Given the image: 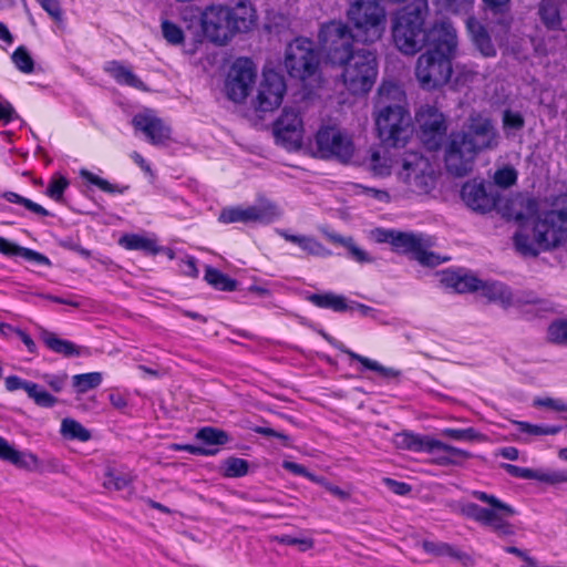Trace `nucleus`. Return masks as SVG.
<instances>
[{"mask_svg": "<svg viewBox=\"0 0 567 567\" xmlns=\"http://www.w3.org/2000/svg\"><path fill=\"white\" fill-rule=\"evenodd\" d=\"M499 144L498 131L487 115L472 112L462 127L452 131L444 143V163L446 171L456 177L472 172L477 156L495 150Z\"/></svg>", "mask_w": 567, "mask_h": 567, "instance_id": "nucleus-1", "label": "nucleus"}, {"mask_svg": "<svg viewBox=\"0 0 567 567\" xmlns=\"http://www.w3.org/2000/svg\"><path fill=\"white\" fill-rule=\"evenodd\" d=\"M529 224L530 227L523 226L513 237L516 250L523 256L536 257L567 240V208L538 213Z\"/></svg>", "mask_w": 567, "mask_h": 567, "instance_id": "nucleus-2", "label": "nucleus"}, {"mask_svg": "<svg viewBox=\"0 0 567 567\" xmlns=\"http://www.w3.org/2000/svg\"><path fill=\"white\" fill-rule=\"evenodd\" d=\"M375 127L378 136L386 146L404 144L410 135L411 117L402 106L404 93L393 82H383L378 91Z\"/></svg>", "mask_w": 567, "mask_h": 567, "instance_id": "nucleus-3", "label": "nucleus"}, {"mask_svg": "<svg viewBox=\"0 0 567 567\" xmlns=\"http://www.w3.org/2000/svg\"><path fill=\"white\" fill-rule=\"evenodd\" d=\"M429 16L427 0H413L392 17V38L395 47L412 55L425 47V20Z\"/></svg>", "mask_w": 567, "mask_h": 567, "instance_id": "nucleus-4", "label": "nucleus"}, {"mask_svg": "<svg viewBox=\"0 0 567 567\" xmlns=\"http://www.w3.org/2000/svg\"><path fill=\"white\" fill-rule=\"evenodd\" d=\"M472 496L488 504L489 507H481L475 503H462L458 511L463 516L489 527L499 537L515 534L514 526L507 520L508 517L516 514L512 506L485 492L473 491Z\"/></svg>", "mask_w": 567, "mask_h": 567, "instance_id": "nucleus-5", "label": "nucleus"}, {"mask_svg": "<svg viewBox=\"0 0 567 567\" xmlns=\"http://www.w3.org/2000/svg\"><path fill=\"white\" fill-rule=\"evenodd\" d=\"M347 17L358 42L374 43L385 30V11L378 0H354L347 10Z\"/></svg>", "mask_w": 567, "mask_h": 567, "instance_id": "nucleus-6", "label": "nucleus"}, {"mask_svg": "<svg viewBox=\"0 0 567 567\" xmlns=\"http://www.w3.org/2000/svg\"><path fill=\"white\" fill-rule=\"evenodd\" d=\"M337 65L342 68L341 80L351 94H364L372 89L378 75L374 51L357 49L351 58Z\"/></svg>", "mask_w": 567, "mask_h": 567, "instance_id": "nucleus-7", "label": "nucleus"}, {"mask_svg": "<svg viewBox=\"0 0 567 567\" xmlns=\"http://www.w3.org/2000/svg\"><path fill=\"white\" fill-rule=\"evenodd\" d=\"M318 40L326 60L332 65L344 63L357 51L353 49V41H357L355 33L341 21L322 24Z\"/></svg>", "mask_w": 567, "mask_h": 567, "instance_id": "nucleus-8", "label": "nucleus"}, {"mask_svg": "<svg viewBox=\"0 0 567 567\" xmlns=\"http://www.w3.org/2000/svg\"><path fill=\"white\" fill-rule=\"evenodd\" d=\"M456 55L425 51L416 60L415 78L423 90L444 86L453 73L452 61Z\"/></svg>", "mask_w": 567, "mask_h": 567, "instance_id": "nucleus-9", "label": "nucleus"}, {"mask_svg": "<svg viewBox=\"0 0 567 567\" xmlns=\"http://www.w3.org/2000/svg\"><path fill=\"white\" fill-rule=\"evenodd\" d=\"M380 234V241L390 243L398 252L411 254L414 259L424 266L434 267L449 259L427 251L430 240L422 235L395 230H384Z\"/></svg>", "mask_w": 567, "mask_h": 567, "instance_id": "nucleus-10", "label": "nucleus"}, {"mask_svg": "<svg viewBox=\"0 0 567 567\" xmlns=\"http://www.w3.org/2000/svg\"><path fill=\"white\" fill-rule=\"evenodd\" d=\"M318 65V53L311 40L297 38L287 45L285 68L291 78L305 80L316 73Z\"/></svg>", "mask_w": 567, "mask_h": 567, "instance_id": "nucleus-11", "label": "nucleus"}, {"mask_svg": "<svg viewBox=\"0 0 567 567\" xmlns=\"http://www.w3.org/2000/svg\"><path fill=\"white\" fill-rule=\"evenodd\" d=\"M316 145L321 157L341 163H348L354 153L351 137L336 126L321 127L316 134Z\"/></svg>", "mask_w": 567, "mask_h": 567, "instance_id": "nucleus-12", "label": "nucleus"}, {"mask_svg": "<svg viewBox=\"0 0 567 567\" xmlns=\"http://www.w3.org/2000/svg\"><path fill=\"white\" fill-rule=\"evenodd\" d=\"M400 178L414 193H427L433 187V169L429 161L417 153H409L402 159Z\"/></svg>", "mask_w": 567, "mask_h": 567, "instance_id": "nucleus-13", "label": "nucleus"}, {"mask_svg": "<svg viewBox=\"0 0 567 567\" xmlns=\"http://www.w3.org/2000/svg\"><path fill=\"white\" fill-rule=\"evenodd\" d=\"M420 126L419 137L429 151L439 150L446 136V118L442 112L434 106H423L416 113Z\"/></svg>", "mask_w": 567, "mask_h": 567, "instance_id": "nucleus-14", "label": "nucleus"}, {"mask_svg": "<svg viewBox=\"0 0 567 567\" xmlns=\"http://www.w3.org/2000/svg\"><path fill=\"white\" fill-rule=\"evenodd\" d=\"M229 14L227 6H209L202 13V29L210 42L224 45L236 34Z\"/></svg>", "mask_w": 567, "mask_h": 567, "instance_id": "nucleus-15", "label": "nucleus"}, {"mask_svg": "<svg viewBox=\"0 0 567 567\" xmlns=\"http://www.w3.org/2000/svg\"><path fill=\"white\" fill-rule=\"evenodd\" d=\"M256 78V69L251 60L244 58L237 59L231 65L225 90L229 100L239 103L249 94Z\"/></svg>", "mask_w": 567, "mask_h": 567, "instance_id": "nucleus-16", "label": "nucleus"}, {"mask_svg": "<svg viewBox=\"0 0 567 567\" xmlns=\"http://www.w3.org/2000/svg\"><path fill=\"white\" fill-rule=\"evenodd\" d=\"M286 93L284 76L269 70L262 74L258 87L257 109L260 112H271L280 106Z\"/></svg>", "mask_w": 567, "mask_h": 567, "instance_id": "nucleus-17", "label": "nucleus"}, {"mask_svg": "<svg viewBox=\"0 0 567 567\" xmlns=\"http://www.w3.org/2000/svg\"><path fill=\"white\" fill-rule=\"evenodd\" d=\"M425 34L426 51L456 55L457 35L451 22L445 20L436 21L430 29L425 30Z\"/></svg>", "mask_w": 567, "mask_h": 567, "instance_id": "nucleus-18", "label": "nucleus"}, {"mask_svg": "<svg viewBox=\"0 0 567 567\" xmlns=\"http://www.w3.org/2000/svg\"><path fill=\"white\" fill-rule=\"evenodd\" d=\"M132 125L136 131H141L152 145L164 146L171 141V127L163 120L151 113L134 115Z\"/></svg>", "mask_w": 567, "mask_h": 567, "instance_id": "nucleus-19", "label": "nucleus"}, {"mask_svg": "<svg viewBox=\"0 0 567 567\" xmlns=\"http://www.w3.org/2000/svg\"><path fill=\"white\" fill-rule=\"evenodd\" d=\"M275 135L284 144L297 147L302 142V121L298 112L284 109L274 126Z\"/></svg>", "mask_w": 567, "mask_h": 567, "instance_id": "nucleus-20", "label": "nucleus"}, {"mask_svg": "<svg viewBox=\"0 0 567 567\" xmlns=\"http://www.w3.org/2000/svg\"><path fill=\"white\" fill-rule=\"evenodd\" d=\"M461 197L465 205L474 212L484 214L491 212L495 206V197L487 193L482 182H466L461 189Z\"/></svg>", "mask_w": 567, "mask_h": 567, "instance_id": "nucleus-21", "label": "nucleus"}, {"mask_svg": "<svg viewBox=\"0 0 567 567\" xmlns=\"http://www.w3.org/2000/svg\"><path fill=\"white\" fill-rule=\"evenodd\" d=\"M429 454L433 455V462L440 466H458L472 456L471 453L465 450L443 443L435 439L432 442Z\"/></svg>", "mask_w": 567, "mask_h": 567, "instance_id": "nucleus-22", "label": "nucleus"}, {"mask_svg": "<svg viewBox=\"0 0 567 567\" xmlns=\"http://www.w3.org/2000/svg\"><path fill=\"white\" fill-rule=\"evenodd\" d=\"M227 7L236 33L249 31L256 21V11L250 0H235L234 6Z\"/></svg>", "mask_w": 567, "mask_h": 567, "instance_id": "nucleus-23", "label": "nucleus"}, {"mask_svg": "<svg viewBox=\"0 0 567 567\" xmlns=\"http://www.w3.org/2000/svg\"><path fill=\"white\" fill-rule=\"evenodd\" d=\"M41 340L48 349L52 352L61 354L65 358L87 355L89 350L85 347L78 346L69 340L61 339L55 333L50 331L41 332Z\"/></svg>", "mask_w": 567, "mask_h": 567, "instance_id": "nucleus-24", "label": "nucleus"}, {"mask_svg": "<svg viewBox=\"0 0 567 567\" xmlns=\"http://www.w3.org/2000/svg\"><path fill=\"white\" fill-rule=\"evenodd\" d=\"M465 23L471 39L481 54L485 58L495 56L496 48L486 29L474 17H468Z\"/></svg>", "mask_w": 567, "mask_h": 567, "instance_id": "nucleus-25", "label": "nucleus"}, {"mask_svg": "<svg viewBox=\"0 0 567 567\" xmlns=\"http://www.w3.org/2000/svg\"><path fill=\"white\" fill-rule=\"evenodd\" d=\"M339 349L349 355L351 360L358 361L361 363L362 368L360 369V372H362L364 369L371 370L377 372L383 380L390 381L400 378L401 371L396 370L394 368L384 367L381 363H379L375 360H372L370 358L363 357L361 354H358L353 352L350 349L344 348L343 346H340Z\"/></svg>", "mask_w": 567, "mask_h": 567, "instance_id": "nucleus-26", "label": "nucleus"}, {"mask_svg": "<svg viewBox=\"0 0 567 567\" xmlns=\"http://www.w3.org/2000/svg\"><path fill=\"white\" fill-rule=\"evenodd\" d=\"M250 223L268 225L279 219L282 210L272 202L261 200L256 205L248 206Z\"/></svg>", "mask_w": 567, "mask_h": 567, "instance_id": "nucleus-27", "label": "nucleus"}, {"mask_svg": "<svg viewBox=\"0 0 567 567\" xmlns=\"http://www.w3.org/2000/svg\"><path fill=\"white\" fill-rule=\"evenodd\" d=\"M104 71L109 73L118 84L145 90L143 81L118 61L106 62L104 65Z\"/></svg>", "mask_w": 567, "mask_h": 567, "instance_id": "nucleus-28", "label": "nucleus"}, {"mask_svg": "<svg viewBox=\"0 0 567 567\" xmlns=\"http://www.w3.org/2000/svg\"><path fill=\"white\" fill-rule=\"evenodd\" d=\"M433 437L429 435H419L409 432H402L395 435L394 444L398 449L408 450L411 452H426L429 453Z\"/></svg>", "mask_w": 567, "mask_h": 567, "instance_id": "nucleus-29", "label": "nucleus"}, {"mask_svg": "<svg viewBox=\"0 0 567 567\" xmlns=\"http://www.w3.org/2000/svg\"><path fill=\"white\" fill-rule=\"evenodd\" d=\"M421 546L425 553L435 557L449 556L455 560L462 561L464 565L472 561L467 554L454 548L447 543L423 540Z\"/></svg>", "mask_w": 567, "mask_h": 567, "instance_id": "nucleus-30", "label": "nucleus"}, {"mask_svg": "<svg viewBox=\"0 0 567 567\" xmlns=\"http://www.w3.org/2000/svg\"><path fill=\"white\" fill-rule=\"evenodd\" d=\"M364 167L375 176L390 174V159L386 152L380 147H371L363 159Z\"/></svg>", "mask_w": 567, "mask_h": 567, "instance_id": "nucleus-31", "label": "nucleus"}, {"mask_svg": "<svg viewBox=\"0 0 567 567\" xmlns=\"http://www.w3.org/2000/svg\"><path fill=\"white\" fill-rule=\"evenodd\" d=\"M278 234L287 241L298 245L308 255L322 257L330 255V251L312 237L303 235H291L286 230H278Z\"/></svg>", "mask_w": 567, "mask_h": 567, "instance_id": "nucleus-32", "label": "nucleus"}, {"mask_svg": "<svg viewBox=\"0 0 567 567\" xmlns=\"http://www.w3.org/2000/svg\"><path fill=\"white\" fill-rule=\"evenodd\" d=\"M538 16L548 30H559L561 18L556 0H542L538 4Z\"/></svg>", "mask_w": 567, "mask_h": 567, "instance_id": "nucleus-33", "label": "nucleus"}, {"mask_svg": "<svg viewBox=\"0 0 567 567\" xmlns=\"http://www.w3.org/2000/svg\"><path fill=\"white\" fill-rule=\"evenodd\" d=\"M308 300L319 308L331 309L336 312L348 311L347 299L333 292L312 293L308 297Z\"/></svg>", "mask_w": 567, "mask_h": 567, "instance_id": "nucleus-34", "label": "nucleus"}, {"mask_svg": "<svg viewBox=\"0 0 567 567\" xmlns=\"http://www.w3.org/2000/svg\"><path fill=\"white\" fill-rule=\"evenodd\" d=\"M326 237L333 244H338L343 246L348 249L349 256L360 262H371L372 258L365 252L363 249H361L353 240L352 237H342L334 233H324Z\"/></svg>", "mask_w": 567, "mask_h": 567, "instance_id": "nucleus-35", "label": "nucleus"}, {"mask_svg": "<svg viewBox=\"0 0 567 567\" xmlns=\"http://www.w3.org/2000/svg\"><path fill=\"white\" fill-rule=\"evenodd\" d=\"M480 291L491 301H498L502 305H509L512 302L511 290L499 281H482Z\"/></svg>", "mask_w": 567, "mask_h": 567, "instance_id": "nucleus-36", "label": "nucleus"}, {"mask_svg": "<svg viewBox=\"0 0 567 567\" xmlns=\"http://www.w3.org/2000/svg\"><path fill=\"white\" fill-rule=\"evenodd\" d=\"M120 245L128 250H141L155 255L158 251L156 241L136 234H127L120 238Z\"/></svg>", "mask_w": 567, "mask_h": 567, "instance_id": "nucleus-37", "label": "nucleus"}, {"mask_svg": "<svg viewBox=\"0 0 567 567\" xmlns=\"http://www.w3.org/2000/svg\"><path fill=\"white\" fill-rule=\"evenodd\" d=\"M80 176L85 179L87 183L96 186L102 192L107 194H124L130 189L128 185H118V184H112L109 181L93 174L92 172L87 169H81Z\"/></svg>", "mask_w": 567, "mask_h": 567, "instance_id": "nucleus-38", "label": "nucleus"}, {"mask_svg": "<svg viewBox=\"0 0 567 567\" xmlns=\"http://www.w3.org/2000/svg\"><path fill=\"white\" fill-rule=\"evenodd\" d=\"M204 278L216 290L234 291L237 287L235 279L212 267L206 268Z\"/></svg>", "mask_w": 567, "mask_h": 567, "instance_id": "nucleus-39", "label": "nucleus"}, {"mask_svg": "<svg viewBox=\"0 0 567 567\" xmlns=\"http://www.w3.org/2000/svg\"><path fill=\"white\" fill-rule=\"evenodd\" d=\"M1 196L7 202L19 205L23 207L25 210L30 212L31 214L41 217L50 216V213L44 207L14 192H4Z\"/></svg>", "mask_w": 567, "mask_h": 567, "instance_id": "nucleus-40", "label": "nucleus"}, {"mask_svg": "<svg viewBox=\"0 0 567 567\" xmlns=\"http://www.w3.org/2000/svg\"><path fill=\"white\" fill-rule=\"evenodd\" d=\"M61 434L70 440L86 442L91 439V433L78 421L64 419L61 423Z\"/></svg>", "mask_w": 567, "mask_h": 567, "instance_id": "nucleus-41", "label": "nucleus"}, {"mask_svg": "<svg viewBox=\"0 0 567 567\" xmlns=\"http://www.w3.org/2000/svg\"><path fill=\"white\" fill-rule=\"evenodd\" d=\"M132 482V475L115 468H110L104 475L103 486L107 489L121 491Z\"/></svg>", "mask_w": 567, "mask_h": 567, "instance_id": "nucleus-42", "label": "nucleus"}, {"mask_svg": "<svg viewBox=\"0 0 567 567\" xmlns=\"http://www.w3.org/2000/svg\"><path fill=\"white\" fill-rule=\"evenodd\" d=\"M72 383L79 393H85L102 383V374L100 372L76 374L72 378Z\"/></svg>", "mask_w": 567, "mask_h": 567, "instance_id": "nucleus-43", "label": "nucleus"}, {"mask_svg": "<svg viewBox=\"0 0 567 567\" xmlns=\"http://www.w3.org/2000/svg\"><path fill=\"white\" fill-rule=\"evenodd\" d=\"M196 439L208 445H224L229 440L225 431L212 426L200 429L196 434Z\"/></svg>", "mask_w": 567, "mask_h": 567, "instance_id": "nucleus-44", "label": "nucleus"}, {"mask_svg": "<svg viewBox=\"0 0 567 567\" xmlns=\"http://www.w3.org/2000/svg\"><path fill=\"white\" fill-rule=\"evenodd\" d=\"M449 284H451L457 292H467L480 290L482 280L472 275L451 276Z\"/></svg>", "mask_w": 567, "mask_h": 567, "instance_id": "nucleus-45", "label": "nucleus"}, {"mask_svg": "<svg viewBox=\"0 0 567 567\" xmlns=\"http://www.w3.org/2000/svg\"><path fill=\"white\" fill-rule=\"evenodd\" d=\"M9 462L17 467L24 468L28 471H37L39 470V458L30 453V452H20L14 450V452L11 454V457Z\"/></svg>", "mask_w": 567, "mask_h": 567, "instance_id": "nucleus-46", "label": "nucleus"}, {"mask_svg": "<svg viewBox=\"0 0 567 567\" xmlns=\"http://www.w3.org/2000/svg\"><path fill=\"white\" fill-rule=\"evenodd\" d=\"M219 221L224 224L231 223H250L248 207H228L224 208L218 217Z\"/></svg>", "mask_w": 567, "mask_h": 567, "instance_id": "nucleus-47", "label": "nucleus"}, {"mask_svg": "<svg viewBox=\"0 0 567 567\" xmlns=\"http://www.w3.org/2000/svg\"><path fill=\"white\" fill-rule=\"evenodd\" d=\"M272 540L281 545L297 546L300 551H307L311 549L315 545V540L310 537H295L287 534L276 535L272 537Z\"/></svg>", "mask_w": 567, "mask_h": 567, "instance_id": "nucleus-48", "label": "nucleus"}, {"mask_svg": "<svg viewBox=\"0 0 567 567\" xmlns=\"http://www.w3.org/2000/svg\"><path fill=\"white\" fill-rule=\"evenodd\" d=\"M224 476L241 477L248 472V462L239 457H228L223 465Z\"/></svg>", "mask_w": 567, "mask_h": 567, "instance_id": "nucleus-49", "label": "nucleus"}, {"mask_svg": "<svg viewBox=\"0 0 567 567\" xmlns=\"http://www.w3.org/2000/svg\"><path fill=\"white\" fill-rule=\"evenodd\" d=\"M486 8L494 14H501L498 23L507 27L511 23L509 2L511 0H483Z\"/></svg>", "mask_w": 567, "mask_h": 567, "instance_id": "nucleus-50", "label": "nucleus"}, {"mask_svg": "<svg viewBox=\"0 0 567 567\" xmlns=\"http://www.w3.org/2000/svg\"><path fill=\"white\" fill-rule=\"evenodd\" d=\"M68 186L69 181L64 176L61 174H54L48 184L45 194L55 202H60Z\"/></svg>", "mask_w": 567, "mask_h": 567, "instance_id": "nucleus-51", "label": "nucleus"}, {"mask_svg": "<svg viewBox=\"0 0 567 567\" xmlns=\"http://www.w3.org/2000/svg\"><path fill=\"white\" fill-rule=\"evenodd\" d=\"M548 339L561 346H567V320L558 319L548 327Z\"/></svg>", "mask_w": 567, "mask_h": 567, "instance_id": "nucleus-52", "label": "nucleus"}, {"mask_svg": "<svg viewBox=\"0 0 567 567\" xmlns=\"http://www.w3.org/2000/svg\"><path fill=\"white\" fill-rule=\"evenodd\" d=\"M11 59L17 69L23 73H31L34 69V62L24 47L17 48Z\"/></svg>", "mask_w": 567, "mask_h": 567, "instance_id": "nucleus-53", "label": "nucleus"}, {"mask_svg": "<svg viewBox=\"0 0 567 567\" xmlns=\"http://www.w3.org/2000/svg\"><path fill=\"white\" fill-rule=\"evenodd\" d=\"M535 480L550 485L567 483V470H537Z\"/></svg>", "mask_w": 567, "mask_h": 567, "instance_id": "nucleus-54", "label": "nucleus"}, {"mask_svg": "<svg viewBox=\"0 0 567 567\" xmlns=\"http://www.w3.org/2000/svg\"><path fill=\"white\" fill-rule=\"evenodd\" d=\"M162 33L165 40L171 44L177 45L182 44L184 41L182 29L171 21L165 20L162 22Z\"/></svg>", "mask_w": 567, "mask_h": 567, "instance_id": "nucleus-55", "label": "nucleus"}, {"mask_svg": "<svg viewBox=\"0 0 567 567\" xmlns=\"http://www.w3.org/2000/svg\"><path fill=\"white\" fill-rule=\"evenodd\" d=\"M28 396L32 399L37 405L42 408H52L58 401L55 396L40 389L37 383H34V388L29 391Z\"/></svg>", "mask_w": 567, "mask_h": 567, "instance_id": "nucleus-56", "label": "nucleus"}, {"mask_svg": "<svg viewBox=\"0 0 567 567\" xmlns=\"http://www.w3.org/2000/svg\"><path fill=\"white\" fill-rule=\"evenodd\" d=\"M525 121L520 113L505 110L503 113V127L506 134L509 131H519L524 127Z\"/></svg>", "mask_w": 567, "mask_h": 567, "instance_id": "nucleus-57", "label": "nucleus"}, {"mask_svg": "<svg viewBox=\"0 0 567 567\" xmlns=\"http://www.w3.org/2000/svg\"><path fill=\"white\" fill-rule=\"evenodd\" d=\"M441 435L450 437L455 441H472L476 437V432L473 427L467 429H443Z\"/></svg>", "mask_w": 567, "mask_h": 567, "instance_id": "nucleus-58", "label": "nucleus"}, {"mask_svg": "<svg viewBox=\"0 0 567 567\" xmlns=\"http://www.w3.org/2000/svg\"><path fill=\"white\" fill-rule=\"evenodd\" d=\"M517 179V175L514 168L512 167H504L501 169H497L494 175V182L496 185L502 187H509L512 186Z\"/></svg>", "mask_w": 567, "mask_h": 567, "instance_id": "nucleus-59", "label": "nucleus"}, {"mask_svg": "<svg viewBox=\"0 0 567 567\" xmlns=\"http://www.w3.org/2000/svg\"><path fill=\"white\" fill-rule=\"evenodd\" d=\"M501 467L511 476L523 480H535L536 471L527 467H519L513 464L503 463Z\"/></svg>", "mask_w": 567, "mask_h": 567, "instance_id": "nucleus-60", "label": "nucleus"}, {"mask_svg": "<svg viewBox=\"0 0 567 567\" xmlns=\"http://www.w3.org/2000/svg\"><path fill=\"white\" fill-rule=\"evenodd\" d=\"M312 482L321 485L327 492L337 497L340 501H347L350 497V494L339 486L331 484L324 477L313 476Z\"/></svg>", "mask_w": 567, "mask_h": 567, "instance_id": "nucleus-61", "label": "nucleus"}, {"mask_svg": "<svg viewBox=\"0 0 567 567\" xmlns=\"http://www.w3.org/2000/svg\"><path fill=\"white\" fill-rule=\"evenodd\" d=\"M4 384H6V389L9 392H13V391L21 389V390H24L27 392V394L29 393L30 390H32L34 388L33 382L25 381L17 375L7 377L4 380Z\"/></svg>", "mask_w": 567, "mask_h": 567, "instance_id": "nucleus-62", "label": "nucleus"}, {"mask_svg": "<svg viewBox=\"0 0 567 567\" xmlns=\"http://www.w3.org/2000/svg\"><path fill=\"white\" fill-rule=\"evenodd\" d=\"M474 0H444L447 11L453 13H467L472 8Z\"/></svg>", "mask_w": 567, "mask_h": 567, "instance_id": "nucleus-63", "label": "nucleus"}, {"mask_svg": "<svg viewBox=\"0 0 567 567\" xmlns=\"http://www.w3.org/2000/svg\"><path fill=\"white\" fill-rule=\"evenodd\" d=\"M24 247H21L4 237H0V252L8 257H22Z\"/></svg>", "mask_w": 567, "mask_h": 567, "instance_id": "nucleus-64", "label": "nucleus"}]
</instances>
